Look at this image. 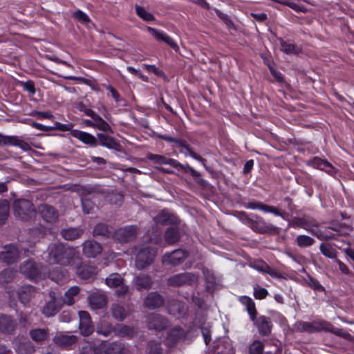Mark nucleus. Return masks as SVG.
Instances as JSON below:
<instances>
[{
  "label": "nucleus",
  "mask_w": 354,
  "mask_h": 354,
  "mask_svg": "<svg viewBox=\"0 0 354 354\" xmlns=\"http://www.w3.org/2000/svg\"><path fill=\"white\" fill-rule=\"evenodd\" d=\"M82 207L84 213L90 214L94 209V203L89 198H82Z\"/></svg>",
  "instance_id": "57"
},
{
  "label": "nucleus",
  "mask_w": 354,
  "mask_h": 354,
  "mask_svg": "<svg viewBox=\"0 0 354 354\" xmlns=\"http://www.w3.org/2000/svg\"><path fill=\"white\" fill-rule=\"evenodd\" d=\"M17 354H33L35 349L29 342L20 343L16 348Z\"/></svg>",
  "instance_id": "46"
},
{
  "label": "nucleus",
  "mask_w": 354,
  "mask_h": 354,
  "mask_svg": "<svg viewBox=\"0 0 354 354\" xmlns=\"http://www.w3.org/2000/svg\"><path fill=\"white\" fill-rule=\"evenodd\" d=\"M148 158L156 163L160 165H169L172 167L177 169L178 171H183L185 173H190L194 177L199 176V173L189 165H183L175 159L169 158L164 156L158 154H150L148 156Z\"/></svg>",
  "instance_id": "4"
},
{
  "label": "nucleus",
  "mask_w": 354,
  "mask_h": 354,
  "mask_svg": "<svg viewBox=\"0 0 354 354\" xmlns=\"http://www.w3.org/2000/svg\"><path fill=\"white\" fill-rule=\"evenodd\" d=\"M315 242V239L308 235H299L296 238L297 245L300 248L310 247L313 245Z\"/></svg>",
  "instance_id": "43"
},
{
  "label": "nucleus",
  "mask_w": 354,
  "mask_h": 354,
  "mask_svg": "<svg viewBox=\"0 0 354 354\" xmlns=\"http://www.w3.org/2000/svg\"><path fill=\"white\" fill-rule=\"evenodd\" d=\"M184 336V330L180 327L172 328L168 334V339L171 342H175Z\"/></svg>",
  "instance_id": "50"
},
{
  "label": "nucleus",
  "mask_w": 354,
  "mask_h": 354,
  "mask_svg": "<svg viewBox=\"0 0 354 354\" xmlns=\"http://www.w3.org/2000/svg\"><path fill=\"white\" fill-rule=\"evenodd\" d=\"M136 333V330L133 327L122 326L117 331L116 335L119 337H131Z\"/></svg>",
  "instance_id": "51"
},
{
  "label": "nucleus",
  "mask_w": 354,
  "mask_h": 354,
  "mask_svg": "<svg viewBox=\"0 0 354 354\" xmlns=\"http://www.w3.org/2000/svg\"><path fill=\"white\" fill-rule=\"evenodd\" d=\"M164 304L163 297L157 292H149L143 301L145 308L155 309Z\"/></svg>",
  "instance_id": "17"
},
{
  "label": "nucleus",
  "mask_w": 354,
  "mask_h": 354,
  "mask_svg": "<svg viewBox=\"0 0 354 354\" xmlns=\"http://www.w3.org/2000/svg\"><path fill=\"white\" fill-rule=\"evenodd\" d=\"M84 232L80 227H68L62 231L63 238L68 241H73L80 238Z\"/></svg>",
  "instance_id": "32"
},
{
  "label": "nucleus",
  "mask_w": 354,
  "mask_h": 354,
  "mask_svg": "<svg viewBox=\"0 0 354 354\" xmlns=\"http://www.w3.org/2000/svg\"><path fill=\"white\" fill-rule=\"evenodd\" d=\"M50 300L48 301L43 308L42 313L46 317L55 315L60 308V302L55 296L54 293L50 294Z\"/></svg>",
  "instance_id": "21"
},
{
  "label": "nucleus",
  "mask_w": 354,
  "mask_h": 354,
  "mask_svg": "<svg viewBox=\"0 0 354 354\" xmlns=\"http://www.w3.org/2000/svg\"><path fill=\"white\" fill-rule=\"evenodd\" d=\"M81 262L76 267H71L75 270L76 274L82 279H93L97 274V269L95 266L91 265H84L80 266Z\"/></svg>",
  "instance_id": "15"
},
{
  "label": "nucleus",
  "mask_w": 354,
  "mask_h": 354,
  "mask_svg": "<svg viewBox=\"0 0 354 354\" xmlns=\"http://www.w3.org/2000/svg\"><path fill=\"white\" fill-rule=\"evenodd\" d=\"M46 261L50 265L59 264L76 267L81 261L79 255L66 249L60 243H53L48 248Z\"/></svg>",
  "instance_id": "1"
},
{
  "label": "nucleus",
  "mask_w": 354,
  "mask_h": 354,
  "mask_svg": "<svg viewBox=\"0 0 354 354\" xmlns=\"http://www.w3.org/2000/svg\"><path fill=\"white\" fill-rule=\"evenodd\" d=\"M180 152L185 154V156H189L195 160L203 161V159L195 152H194L188 145L184 146V147L180 150Z\"/></svg>",
  "instance_id": "58"
},
{
  "label": "nucleus",
  "mask_w": 354,
  "mask_h": 354,
  "mask_svg": "<svg viewBox=\"0 0 354 354\" xmlns=\"http://www.w3.org/2000/svg\"><path fill=\"white\" fill-rule=\"evenodd\" d=\"M100 350H103L105 354H128L125 346L119 342H102L99 346Z\"/></svg>",
  "instance_id": "16"
},
{
  "label": "nucleus",
  "mask_w": 354,
  "mask_h": 354,
  "mask_svg": "<svg viewBox=\"0 0 354 354\" xmlns=\"http://www.w3.org/2000/svg\"><path fill=\"white\" fill-rule=\"evenodd\" d=\"M42 267L38 268L32 259H28L20 266V271L26 277L37 280L41 277Z\"/></svg>",
  "instance_id": "9"
},
{
  "label": "nucleus",
  "mask_w": 354,
  "mask_h": 354,
  "mask_svg": "<svg viewBox=\"0 0 354 354\" xmlns=\"http://www.w3.org/2000/svg\"><path fill=\"white\" fill-rule=\"evenodd\" d=\"M49 276L53 281L59 283L62 279L68 277V273L66 271H53L49 273Z\"/></svg>",
  "instance_id": "55"
},
{
  "label": "nucleus",
  "mask_w": 354,
  "mask_h": 354,
  "mask_svg": "<svg viewBox=\"0 0 354 354\" xmlns=\"http://www.w3.org/2000/svg\"><path fill=\"white\" fill-rule=\"evenodd\" d=\"M19 258V250L14 244L5 245L3 250L0 252V259L8 264H12L17 262Z\"/></svg>",
  "instance_id": "10"
},
{
  "label": "nucleus",
  "mask_w": 354,
  "mask_h": 354,
  "mask_svg": "<svg viewBox=\"0 0 354 354\" xmlns=\"http://www.w3.org/2000/svg\"><path fill=\"white\" fill-rule=\"evenodd\" d=\"M198 277L191 272H184L174 274L167 279V283L171 286L191 285L197 281Z\"/></svg>",
  "instance_id": "6"
},
{
  "label": "nucleus",
  "mask_w": 354,
  "mask_h": 354,
  "mask_svg": "<svg viewBox=\"0 0 354 354\" xmlns=\"http://www.w3.org/2000/svg\"><path fill=\"white\" fill-rule=\"evenodd\" d=\"M71 135L84 144L89 145L91 146L96 145V139L95 136L91 133L77 129H73L71 131Z\"/></svg>",
  "instance_id": "24"
},
{
  "label": "nucleus",
  "mask_w": 354,
  "mask_h": 354,
  "mask_svg": "<svg viewBox=\"0 0 354 354\" xmlns=\"http://www.w3.org/2000/svg\"><path fill=\"white\" fill-rule=\"evenodd\" d=\"M109 229L107 225L103 223L97 224L93 229L94 235H107Z\"/></svg>",
  "instance_id": "59"
},
{
  "label": "nucleus",
  "mask_w": 354,
  "mask_h": 354,
  "mask_svg": "<svg viewBox=\"0 0 354 354\" xmlns=\"http://www.w3.org/2000/svg\"><path fill=\"white\" fill-rule=\"evenodd\" d=\"M308 284L309 286L316 291H322L324 292L325 288L323 286L320 284V283L315 279L313 277H309L308 281Z\"/></svg>",
  "instance_id": "60"
},
{
  "label": "nucleus",
  "mask_w": 354,
  "mask_h": 354,
  "mask_svg": "<svg viewBox=\"0 0 354 354\" xmlns=\"http://www.w3.org/2000/svg\"><path fill=\"white\" fill-rule=\"evenodd\" d=\"M80 288L77 286L71 287L64 294L63 302L68 306L73 305L75 301V297L80 293Z\"/></svg>",
  "instance_id": "33"
},
{
  "label": "nucleus",
  "mask_w": 354,
  "mask_h": 354,
  "mask_svg": "<svg viewBox=\"0 0 354 354\" xmlns=\"http://www.w3.org/2000/svg\"><path fill=\"white\" fill-rule=\"evenodd\" d=\"M82 251L84 254L88 258H94L102 252V248L100 243L88 240L82 243Z\"/></svg>",
  "instance_id": "18"
},
{
  "label": "nucleus",
  "mask_w": 354,
  "mask_h": 354,
  "mask_svg": "<svg viewBox=\"0 0 354 354\" xmlns=\"http://www.w3.org/2000/svg\"><path fill=\"white\" fill-rule=\"evenodd\" d=\"M325 162L326 160L315 156L308 161V165L311 166L313 168L322 170Z\"/></svg>",
  "instance_id": "56"
},
{
  "label": "nucleus",
  "mask_w": 354,
  "mask_h": 354,
  "mask_svg": "<svg viewBox=\"0 0 354 354\" xmlns=\"http://www.w3.org/2000/svg\"><path fill=\"white\" fill-rule=\"evenodd\" d=\"M34 291V288L31 286H22L18 290V297L21 302L26 304L30 300L32 294Z\"/></svg>",
  "instance_id": "38"
},
{
  "label": "nucleus",
  "mask_w": 354,
  "mask_h": 354,
  "mask_svg": "<svg viewBox=\"0 0 354 354\" xmlns=\"http://www.w3.org/2000/svg\"><path fill=\"white\" fill-rule=\"evenodd\" d=\"M321 253L330 259H336L337 250L329 243H321L319 245Z\"/></svg>",
  "instance_id": "42"
},
{
  "label": "nucleus",
  "mask_w": 354,
  "mask_h": 354,
  "mask_svg": "<svg viewBox=\"0 0 354 354\" xmlns=\"http://www.w3.org/2000/svg\"><path fill=\"white\" fill-rule=\"evenodd\" d=\"M17 326V322L11 317L6 315H0V333L12 334Z\"/></svg>",
  "instance_id": "20"
},
{
  "label": "nucleus",
  "mask_w": 354,
  "mask_h": 354,
  "mask_svg": "<svg viewBox=\"0 0 354 354\" xmlns=\"http://www.w3.org/2000/svg\"><path fill=\"white\" fill-rule=\"evenodd\" d=\"M297 227L302 228L308 232H310L315 235V227H319V224L313 220L308 218H299L296 221Z\"/></svg>",
  "instance_id": "31"
},
{
  "label": "nucleus",
  "mask_w": 354,
  "mask_h": 354,
  "mask_svg": "<svg viewBox=\"0 0 354 354\" xmlns=\"http://www.w3.org/2000/svg\"><path fill=\"white\" fill-rule=\"evenodd\" d=\"M114 330L112 324L105 320H101L96 328L97 333L105 337L110 335Z\"/></svg>",
  "instance_id": "35"
},
{
  "label": "nucleus",
  "mask_w": 354,
  "mask_h": 354,
  "mask_svg": "<svg viewBox=\"0 0 354 354\" xmlns=\"http://www.w3.org/2000/svg\"><path fill=\"white\" fill-rule=\"evenodd\" d=\"M185 257V251L177 249L170 253H165L162 257V261L167 265L176 266L180 263Z\"/></svg>",
  "instance_id": "13"
},
{
  "label": "nucleus",
  "mask_w": 354,
  "mask_h": 354,
  "mask_svg": "<svg viewBox=\"0 0 354 354\" xmlns=\"http://www.w3.org/2000/svg\"><path fill=\"white\" fill-rule=\"evenodd\" d=\"M10 205L6 200L0 201V225L4 223L9 215Z\"/></svg>",
  "instance_id": "45"
},
{
  "label": "nucleus",
  "mask_w": 354,
  "mask_h": 354,
  "mask_svg": "<svg viewBox=\"0 0 354 354\" xmlns=\"http://www.w3.org/2000/svg\"><path fill=\"white\" fill-rule=\"evenodd\" d=\"M88 301L92 309H100L106 304V296L104 294L93 293L88 297Z\"/></svg>",
  "instance_id": "26"
},
{
  "label": "nucleus",
  "mask_w": 354,
  "mask_h": 354,
  "mask_svg": "<svg viewBox=\"0 0 354 354\" xmlns=\"http://www.w3.org/2000/svg\"><path fill=\"white\" fill-rule=\"evenodd\" d=\"M263 212L267 213H272L275 216H279L283 218L284 212L274 206L266 205L264 209H263Z\"/></svg>",
  "instance_id": "61"
},
{
  "label": "nucleus",
  "mask_w": 354,
  "mask_h": 354,
  "mask_svg": "<svg viewBox=\"0 0 354 354\" xmlns=\"http://www.w3.org/2000/svg\"><path fill=\"white\" fill-rule=\"evenodd\" d=\"M265 205H266L262 203L256 201H248V203H245V207L247 209H259L261 211H263V209H264Z\"/></svg>",
  "instance_id": "64"
},
{
  "label": "nucleus",
  "mask_w": 354,
  "mask_h": 354,
  "mask_svg": "<svg viewBox=\"0 0 354 354\" xmlns=\"http://www.w3.org/2000/svg\"><path fill=\"white\" fill-rule=\"evenodd\" d=\"M91 118L93 119L94 129H97L102 131H112L111 127L109 123L96 113L93 117H91Z\"/></svg>",
  "instance_id": "34"
},
{
  "label": "nucleus",
  "mask_w": 354,
  "mask_h": 354,
  "mask_svg": "<svg viewBox=\"0 0 354 354\" xmlns=\"http://www.w3.org/2000/svg\"><path fill=\"white\" fill-rule=\"evenodd\" d=\"M180 234L179 229L176 226H171L168 227L165 233V241L169 245H173L176 243L180 239Z\"/></svg>",
  "instance_id": "29"
},
{
  "label": "nucleus",
  "mask_w": 354,
  "mask_h": 354,
  "mask_svg": "<svg viewBox=\"0 0 354 354\" xmlns=\"http://www.w3.org/2000/svg\"><path fill=\"white\" fill-rule=\"evenodd\" d=\"M112 315L115 319L122 320L127 317V312L122 306L115 304L112 308Z\"/></svg>",
  "instance_id": "49"
},
{
  "label": "nucleus",
  "mask_w": 354,
  "mask_h": 354,
  "mask_svg": "<svg viewBox=\"0 0 354 354\" xmlns=\"http://www.w3.org/2000/svg\"><path fill=\"white\" fill-rule=\"evenodd\" d=\"M257 328L261 336H268L271 334L272 323L270 317L265 315L255 316L250 319Z\"/></svg>",
  "instance_id": "7"
},
{
  "label": "nucleus",
  "mask_w": 354,
  "mask_h": 354,
  "mask_svg": "<svg viewBox=\"0 0 354 354\" xmlns=\"http://www.w3.org/2000/svg\"><path fill=\"white\" fill-rule=\"evenodd\" d=\"M13 210L15 216L22 221H28L35 216V208L31 201L24 198L15 200Z\"/></svg>",
  "instance_id": "3"
},
{
  "label": "nucleus",
  "mask_w": 354,
  "mask_h": 354,
  "mask_svg": "<svg viewBox=\"0 0 354 354\" xmlns=\"http://www.w3.org/2000/svg\"><path fill=\"white\" fill-rule=\"evenodd\" d=\"M281 50L286 54H299L301 52L299 46L280 39Z\"/></svg>",
  "instance_id": "39"
},
{
  "label": "nucleus",
  "mask_w": 354,
  "mask_h": 354,
  "mask_svg": "<svg viewBox=\"0 0 354 354\" xmlns=\"http://www.w3.org/2000/svg\"><path fill=\"white\" fill-rule=\"evenodd\" d=\"M253 295L256 299L261 300L264 299L268 295V290L256 284L253 286Z\"/></svg>",
  "instance_id": "52"
},
{
  "label": "nucleus",
  "mask_w": 354,
  "mask_h": 354,
  "mask_svg": "<svg viewBox=\"0 0 354 354\" xmlns=\"http://www.w3.org/2000/svg\"><path fill=\"white\" fill-rule=\"evenodd\" d=\"M31 339L37 342L46 339L48 337V330L46 328H35L29 332Z\"/></svg>",
  "instance_id": "37"
},
{
  "label": "nucleus",
  "mask_w": 354,
  "mask_h": 354,
  "mask_svg": "<svg viewBox=\"0 0 354 354\" xmlns=\"http://www.w3.org/2000/svg\"><path fill=\"white\" fill-rule=\"evenodd\" d=\"M147 30L157 41L165 42L175 50L178 49L176 42L164 31L152 27H147Z\"/></svg>",
  "instance_id": "14"
},
{
  "label": "nucleus",
  "mask_w": 354,
  "mask_h": 354,
  "mask_svg": "<svg viewBox=\"0 0 354 354\" xmlns=\"http://www.w3.org/2000/svg\"><path fill=\"white\" fill-rule=\"evenodd\" d=\"M15 275V271L12 269H6L0 273V284L6 285L10 282Z\"/></svg>",
  "instance_id": "47"
},
{
  "label": "nucleus",
  "mask_w": 354,
  "mask_h": 354,
  "mask_svg": "<svg viewBox=\"0 0 354 354\" xmlns=\"http://www.w3.org/2000/svg\"><path fill=\"white\" fill-rule=\"evenodd\" d=\"M133 282L138 290H149L151 288L153 281L150 276L147 274H140L133 278Z\"/></svg>",
  "instance_id": "23"
},
{
  "label": "nucleus",
  "mask_w": 354,
  "mask_h": 354,
  "mask_svg": "<svg viewBox=\"0 0 354 354\" xmlns=\"http://www.w3.org/2000/svg\"><path fill=\"white\" fill-rule=\"evenodd\" d=\"M264 344L263 342L255 339L248 346L249 354H263Z\"/></svg>",
  "instance_id": "44"
},
{
  "label": "nucleus",
  "mask_w": 354,
  "mask_h": 354,
  "mask_svg": "<svg viewBox=\"0 0 354 354\" xmlns=\"http://www.w3.org/2000/svg\"><path fill=\"white\" fill-rule=\"evenodd\" d=\"M272 1L277 2L280 4L287 6L296 12H305L306 11V9L304 6H299L293 2H290L288 1H281V0H272Z\"/></svg>",
  "instance_id": "53"
},
{
  "label": "nucleus",
  "mask_w": 354,
  "mask_h": 354,
  "mask_svg": "<svg viewBox=\"0 0 354 354\" xmlns=\"http://www.w3.org/2000/svg\"><path fill=\"white\" fill-rule=\"evenodd\" d=\"M328 326H326L327 329H325L324 331H328L330 332L337 336L342 337H347L349 334L344 331L342 328H335L330 323L328 322Z\"/></svg>",
  "instance_id": "54"
},
{
  "label": "nucleus",
  "mask_w": 354,
  "mask_h": 354,
  "mask_svg": "<svg viewBox=\"0 0 354 354\" xmlns=\"http://www.w3.org/2000/svg\"><path fill=\"white\" fill-rule=\"evenodd\" d=\"M136 14L144 21H151L155 19L154 16L147 12L143 7L136 5Z\"/></svg>",
  "instance_id": "48"
},
{
  "label": "nucleus",
  "mask_w": 354,
  "mask_h": 354,
  "mask_svg": "<svg viewBox=\"0 0 354 354\" xmlns=\"http://www.w3.org/2000/svg\"><path fill=\"white\" fill-rule=\"evenodd\" d=\"M326 326H328V322L324 320H313L310 322L300 321L295 324L297 330L307 333L324 331L327 329Z\"/></svg>",
  "instance_id": "5"
},
{
  "label": "nucleus",
  "mask_w": 354,
  "mask_h": 354,
  "mask_svg": "<svg viewBox=\"0 0 354 354\" xmlns=\"http://www.w3.org/2000/svg\"><path fill=\"white\" fill-rule=\"evenodd\" d=\"M250 266L259 272L268 274L271 277H277V271L263 261H254L250 263Z\"/></svg>",
  "instance_id": "27"
},
{
  "label": "nucleus",
  "mask_w": 354,
  "mask_h": 354,
  "mask_svg": "<svg viewBox=\"0 0 354 354\" xmlns=\"http://www.w3.org/2000/svg\"><path fill=\"white\" fill-rule=\"evenodd\" d=\"M153 221L156 224L169 225L176 224L178 218L174 215L169 214L167 210H162L153 218Z\"/></svg>",
  "instance_id": "25"
},
{
  "label": "nucleus",
  "mask_w": 354,
  "mask_h": 354,
  "mask_svg": "<svg viewBox=\"0 0 354 354\" xmlns=\"http://www.w3.org/2000/svg\"><path fill=\"white\" fill-rule=\"evenodd\" d=\"M238 300L245 307L250 319L257 315L255 303L251 297L246 295L240 296Z\"/></svg>",
  "instance_id": "22"
},
{
  "label": "nucleus",
  "mask_w": 354,
  "mask_h": 354,
  "mask_svg": "<svg viewBox=\"0 0 354 354\" xmlns=\"http://www.w3.org/2000/svg\"><path fill=\"white\" fill-rule=\"evenodd\" d=\"M38 212L42 219L49 223H55L59 218L57 210L48 204H41L38 207Z\"/></svg>",
  "instance_id": "11"
},
{
  "label": "nucleus",
  "mask_w": 354,
  "mask_h": 354,
  "mask_svg": "<svg viewBox=\"0 0 354 354\" xmlns=\"http://www.w3.org/2000/svg\"><path fill=\"white\" fill-rule=\"evenodd\" d=\"M148 327L149 329L161 330L165 329L168 324L167 320L158 314H152L148 317Z\"/></svg>",
  "instance_id": "19"
},
{
  "label": "nucleus",
  "mask_w": 354,
  "mask_h": 354,
  "mask_svg": "<svg viewBox=\"0 0 354 354\" xmlns=\"http://www.w3.org/2000/svg\"><path fill=\"white\" fill-rule=\"evenodd\" d=\"M73 17L79 21L86 24L90 21L88 16L82 10H77L74 12Z\"/></svg>",
  "instance_id": "62"
},
{
  "label": "nucleus",
  "mask_w": 354,
  "mask_h": 354,
  "mask_svg": "<svg viewBox=\"0 0 354 354\" xmlns=\"http://www.w3.org/2000/svg\"><path fill=\"white\" fill-rule=\"evenodd\" d=\"M97 136L101 146L110 149H117L120 147L119 143L110 136L104 133H97Z\"/></svg>",
  "instance_id": "28"
},
{
  "label": "nucleus",
  "mask_w": 354,
  "mask_h": 354,
  "mask_svg": "<svg viewBox=\"0 0 354 354\" xmlns=\"http://www.w3.org/2000/svg\"><path fill=\"white\" fill-rule=\"evenodd\" d=\"M124 279L118 273H112L105 279L106 284L111 288H116L121 285Z\"/></svg>",
  "instance_id": "41"
},
{
  "label": "nucleus",
  "mask_w": 354,
  "mask_h": 354,
  "mask_svg": "<svg viewBox=\"0 0 354 354\" xmlns=\"http://www.w3.org/2000/svg\"><path fill=\"white\" fill-rule=\"evenodd\" d=\"M80 323L79 328L82 335L88 336L94 330L90 315L88 312L82 310L79 312Z\"/></svg>",
  "instance_id": "12"
},
{
  "label": "nucleus",
  "mask_w": 354,
  "mask_h": 354,
  "mask_svg": "<svg viewBox=\"0 0 354 354\" xmlns=\"http://www.w3.org/2000/svg\"><path fill=\"white\" fill-rule=\"evenodd\" d=\"M77 337L73 335H58L53 338V342L60 346H68L75 344Z\"/></svg>",
  "instance_id": "30"
},
{
  "label": "nucleus",
  "mask_w": 354,
  "mask_h": 354,
  "mask_svg": "<svg viewBox=\"0 0 354 354\" xmlns=\"http://www.w3.org/2000/svg\"><path fill=\"white\" fill-rule=\"evenodd\" d=\"M137 232L136 225H127L117 230L113 236L120 242H129L136 237Z\"/></svg>",
  "instance_id": "8"
},
{
  "label": "nucleus",
  "mask_w": 354,
  "mask_h": 354,
  "mask_svg": "<svg viewBox=\"0 0 354 354\" xmlns=\"http://www.w3.org/2000/svg\"><path fill=\"white\" fill-rule=\"evenodd\" d=\"M133 253L136 255V266L138 269L142 270L152 263L156 255V250L143 245L135 247Z\"/></svg>",
  "instance_id": "2"
},
{
  "label": "nucleus",
  "mask_w": 354,
  "mask_h": 354,
  "mask_svg": "<svg viewBox=\"0 0 354 354\" xmlns=\"http://www.w3.org/2000/svg\"><path fill=\"white\" fill-rule=\"evenodd\" d=\"M250 227L254 231L259 233H265L270 228V227L267 225L263 218L261 217H257L256 221H250Z\"/></svg>",
  "instance_id": "36"
},
{
  "label": "nucleus",
  "mask_w": 354,
  "mask_h": 354,
  "mask_svg": "<svg viewBox=\"0 0 354 354\" xmlns=\"http://www.w3.org/2000/svg\"><path fill=\"white\" fill-rule=\"evenodd\" d=\"M15 136H5L0 133V146H12Z\"/></svg>",
  "instance_id": "63"
},
{
  "label": "nucleus",
  "mask_w": 354,
  "mask_h": 354,
  "mask_svg": "<svg viewBox=\"0 0 354 354\" xmlns=\"http://www.w3.org/2000/svg\"><path fill=\"white\" fill-rule=\"evenodd\" d=\"M185 309L184 304L178 301H173L167 306L169 313L174 316H180L184 313Z\"/></svg>",
  "instance_id": "40"
}]
</instances>
